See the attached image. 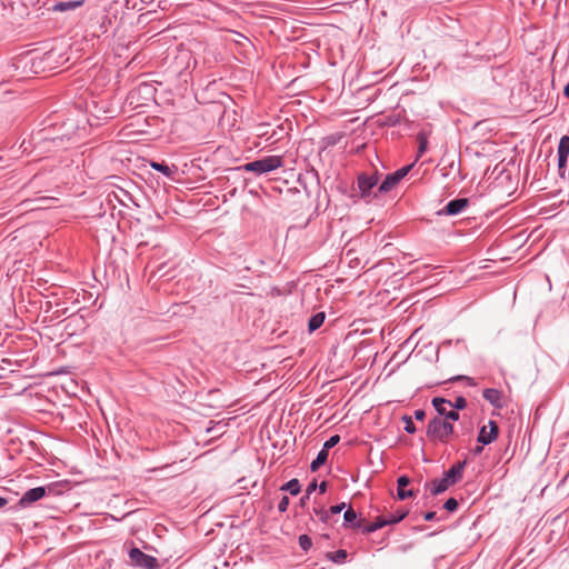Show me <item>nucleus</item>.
I'll use <instances>...</instances> for the list:
<instances>
[{"mask_svg":"<svg viewBox=\"0 0 569 569\" xmlns=\"http://www.w3.org/2000/svg\"><path fill=\"white\" fill-rule=\"evenodd\" d=\"M46 496V488L44 487H37L32 488L24 492V495L21 497L19 505L21 507L30 506L31 503L40 500Z\"/></svg>","mask_w":569,"mask_h":569,"instance_id":"0eeeda50","label":"nucleus"},{"mask_svg":"<svg viewBox=\"0 0 569 569\" xmlns=\"http://www.w3.org/2000/svg\"><path fill=\"white\" fill-rule=\"evenodd\" d=\"M481 450H482V447H477V448L475 449V452L478 455V453H480V452H481Z\"/></svg>","mask_w":569,"mask_h":569,"instance_id":"79ce46f5","label":"nucleus"},{"mask_svg":"<svg viewBox=\"0 0 569 569\" xmlns=\"http://www.w3.org/2000/svg\"><path fill=\"white\" fill-rule=\"evenodd\" d=\"M318 488H319V491H320L321 493H325V492L327 491V482H326V481H322V482L318 486Z\"/></svg>","mask_w":569,"mask_h":569,"instance_id":"4c0bfd02","label":"nucleus"},{"mask_svg":"<svg viewBox=\"0 0 569 569\" xmlns=\"http://www.w3.org/2000/svg\"><path fill=\"white\" fill-rule=\"evenodd\" d=\"M436 517V512L435 511H429V512H426L423 518L426 521H431L433 520Z\"/></svg>","mask_w":569,"mask_h":569,"instance_id":"e433bc0d","label":"nucleus"},{"mask_svg":"<svg viewBox=\"0 0 569 569\" xmlns=\"http://www.w3.org/2000/svg\"><path fill=\"white\" fill-rule=\"evenodd\" d=\"M6 503H7V500L4 498L0 497V508L6 506Z\"/></svg>","mask_w":569,"mask_h":569,"instance_id":"a19ab883","label":"nucleus"},{"mask_svg":"<svg viewBox=\"0 0 569 569\" xmlns=\"http://www.w3.org/2000/svg\"><path fill=\"white\" fill-rule=\"evenodd\" d=\"M388 525L386 517H379L373 522L367 525L363 529V532L370 533L373 532L383 526Z\"/></svg>","mask_w":569,"mask_h":569,"instance_id":"4468645a","label":"nucleus"},{"mask_svg":"<svg viewBox=\"0 0 569 569\" xmlns=\"http://www.w3.org/2000/svg\"><path fill=\"white\" fill-rule=\"evenodd\" d=\"M452 483L446 478L435 479L432 480L428 487L430 489L431 495L437 496L443 491H446Z\"/></svg>","mask_w":569,"mask_h":569,"instance_id":"9b49d317","label":"nucleus"},{"mask_svg":"<svg viewBox=\"0 0 569 569\" xmlns=\"http://www.w3.org/2000/svg\"><path fill=\"white\" fill-rule=\"evenodd\" d=\"M397 496L400 500H405L407 498H410V497H413L415 493L412 490H406L405 488L403 489H398L397 490Z\"/></svg>","mask_w":569,"mask_h":569,"instance_id":"a878e982","label":"nucleus"},{"mask_svg":"<svg viewBox=\"0 0 569 569\" xmlns=\"http://www.w3.org/2000/svg\"><path fill=\"white\" fill-rule=\"evenodd\" d=\"M327 458H328V452L323 449H321L317 456V458L311 462L310 465V469L312 471H316L318 470V468L320 466H322L326 461H327Z\"/></svg>","mask_w":569,"mask_h":569,"instance_id":"f3484780","label":"nucleus"},{"mask_svg":"<svg viewBox=\"0 0 569 569\" xmlns=\"http://www.w3.org/2000/svg\"><path fill=\"white\" fill-rule=\"evenodd\" d=\"M453 430V426L449 421L441 417H435L428 423L427 436L432 441L447 443L452 437Z\"/></svg>","mask_w":569,"mask_h":569,"instance_id":"f257e3e1","label":"nucleus"},{"mask_svg":"<svg viewBox=\"0 0 569 569\" xmlns=\"http://www.w3.org/2000/svg\"><path fill=\"white\" fill-rule=\"evenodd\" d=\"M458 508V501L455 498H450L445 502V509L448 511H455Z\"/></svg>","mask_w":569,"mask_h":569,"instance_id":"bb28decb","label":"nucleus"},{"mask_svg":"<svg viewBox=\"0 0 569 569\" xmlns=\"http://www.w3.org/2000/svg\"><path fill=\"white\" fill-rule=\"evenodd\" d=\"M343 519L346 522L348 523H351L353 522L356 519H357V513L356 511L352 509V508H349L345 515H343Z\"/></svg>","mask_w":569,"mask_h":569,"instance_id":"393cba45","label":"nucleus"},{"mask_svg":"<svg viewBox=\"0 0 569 569\" xmlns=\"http://www.w3.org/2000/svg\"><path fill=\"white\" fill-rule=\"evenodd\" d=\"M468 206V199L459 198L450 201L441 212H445L449 216H455L460 213Z\"/></svg>","mask_w":569,"mask_h":569,"instance_id":"9d476101","label":"nucleus"},{"mask_svg":"<svg viewBox=\"0 0 569 569\" xmlns=\"http://www.w3.org/2000/svg\"><path fill=\"white\" fill-rule=\"evenodd\" d=\"M308 498H309V497H307V495H306V496H303V497L301 498V500H300V501H301V505H305L306 499H308Z\"/></svg>","mask_w":569,"mask_h":569,"instance_id":"37998d69","label":"nucleus"},{"mask_svg":"<svg viewBox=\"0 0 569 569\" xmlns=\"http://www.w3.org/2000/svg\"><path fill=\"white\" fill-rule=\"evenodd\" d=\"M340 441V437L338 435H335L332 437H330L323 445V450H326L327 452L329 451V449L333 448L338 442Z\"/></svg>","mask_w":569,"mask_h":569,"instance_id":"412c9836","label":"nucleus"},{"mask_svg":"<svg viewBox=\"0 0 569 569\" xmlns=\"http://www.w3.org/2000/svg\"><path fill=\"white\" fill-rule=\"evenodd\" d=\"M317 487L318 485L316 481L311 482L307 488V497H309L311 492L317 489Z\"/></svg>","mask_w":569,"mask_h":569,"instance_id":"f704fd0d","label":"nucleus"},{"mask_svg":"<svg viewBox=\"0 0 569 569\" xmlns=\"http://www.w3.org/2000/svg\"><path fill=\"white\" fill-rule=\"evenodd\" d=\"M466 462H460L455 466H452L445 475V477L455 485L457 481H459L462 477V470L465 468Z\"/></svg>","mask_w":569,"mask_h":569,"instance_id":"f8f14e48","label":"nucleus"},{"mask_svg":"<svg viewBox=\"0 0 569 569\" xmlns=\"http://www.w3.org/2000/svg\"><path fill=\"white\" fill-rule=\"evenodd\" d=\"M413 167V164H409V166H406L399 170H397L396 172L391 173V174H388L386 177V179L382 181V183L380 184L378 191L380 193H386V192H389L390 190H392L401 179H403L408 173L409 171L411 170V168Z\"/></svg>","mask_w":569,"mask_h":569,"instance_id":"20e7f679","label":"nucleus"},{"mask_svg":"<svg viewBox=\"0 0 569 569\" xmlns=\"http://www.w3.org/2000/svg\"><path fill=\"white\" fill-rule=\"evenodd\" d=\"M458 379H465V380H467V381H468V383H469L470 386H475V385H476V383H475V381H473V379H472V378H469V377H459Z\"/></svg>","mask_w":569,"mask_h":569,"instance_id":"58836bf2","label":"nucleus"},{"mask_svg":"<svg viewBox=\"0 0 569 569\" xmlns=\"http://www.w3.org/2000/svg\"><path fill=\"white\" fill-rule=\"evenodd\" d=\"M419 149H418V157H421L425 151L427 150L428 140L423 134H419Z\"/></svg>","mask_w":569,"mask_h":569,"instance_id":"4be33fe9","label":"nucleus"},{"mask_svg":"<svg viewBox=\"0 0 569 569\" xmlns=\"http://www.w3.org/2000/svg\"><path fill=\"white\" fill-rule=\"evenodd\" d=\"M482 396L496 408H502L505 406V396L497 389H485Z\"/></svg>","mask_w":569,"mask_h":569,"instance_id":"1a4fd4ad","label":"nucleus"},{"mask_svg":"<svg viewBox=\"0 0 569 569\" xmlns=\"http://www.w3.org/2000/svg\"><path fill=\"white\" fill-rule=\"evenodd\" d=\"M569 154V136H563L558 146V156Z\"/></svg>","mask_w":569,"mask_h":569,"instance_id":"6ab92c4d","label":"nucleus"},{"mask_svg":"<svg viewBox=\"0 0 569 569\" xmlns=\"http://www.w3.org/2000/svg\"><path fill=\"white\" fill-rule=\"evenodd\" d=\"M325 312H318L316 313L315 316H312L309 320V331L312 332L315 330H317L318 328H320L325 321Z\"/></svg>","mask_w":569,"mask_h":569,"instance_id":"ddd939ff","label":"nucleus"},{"mask_svg":"<svg viewBox=\"0 0 569 569\" xmlns=\"http://www.w3.org/2000/svg\"><path fill=\"white\" fill-rule=\"evenodd\" d=\"M563 94L569 98V82L565 86Z\"/></svg>","mask_w":569,"mask_h":569,"instance_id":"ea45409f","label":"nucleus"},{"mask_svg":"<svg viewBox=\"0 0 569 569\" xmlns=\"http://www.w3.org/2000/svg\"><path fill=\"white\" fill-rule=\"evenodd\" d=\"M408 515V510L398 509L395 513L386 517L388 525L397 523L401 521Z\"/></svg>","mask_w":569,"mask_h":569,"instance_id":"a211bd4d","label":"nucleus"},{"mask_svg":"<svg viewBox=\"0 0 569 569\" xmlns=\"http://www.w3.org/2000/svg\"><path fill=\"white\" fill-rule=\"evenodd\" d=\"M405 421H406L405 430L408 433L416 432V427H415V423H413L412 419L410 417H405Z\"/></svg>","mask_w":569,"mask_h":569,"instance_id":"cd10ccee","label":"nucleus"},{"mask_svg":"<svg viewBox=\"0 0 569 569\" xmlns=\"http://www.w3.org/2000/svg\"><path fill=\"white\" fill-rule=\"evenodd\" d=\"M299 543L303 550H308L312 545L311 539L307 535L299 537Z\"/></svg>","mask_w":569,"mask_h":569,"instance_id":"b1692460","label":"nucleus"},{"mask_svg":"<svg viewBox=\"0 0 569 569\" xmlns=\"http://www.w3.org/2000/svg\"><path fill=\"white\" fill-rule=\"evenodd\" d=\"M432 406L435 407L436 411L441 416L442 419L446 421H457L459 419V413L452 408V402L445 399V398H433L432 399Z\"/></svg>","mask_w":569,"mask_h":569,"instance_id":"7ed1b4c3","label":"nucleus"},{"mask_svg":"<svg viewBox=\"0 0 569 569\" xmlns=\"http://www.w3.org/2000/svg\"><path fill=\"white\" fill-rule=\"evenodd\" d=\"M264 134H266L264 129H261V130L259 131V136H264Z\"/></svg>","mask_w":569,"mask_h":569,"instance_id":"a18cd8bd","label":"nucleus"},{"mask_svg":"<svg viewBox=\"0 0 569 569\" xmlns=\"http://www.w3.org/2000/svg\"><path fill=\"white\" fill-rule=\"evenodd\" d=\"M398 489H403L410 483V479L407 476H401L397 480Z\"/></svg>","mask_w":569,"mask_h":569,"instance_id":"7c9ffc66","label":"nucleus"},{"mask_svg":"<svg viewBox=\"0 0 569 569\" xmlns=\"http://www.w3.org/2000/svg\"><path fill=\"white\" fill-rule=\"evenodd\" d=\"M81 4H82L81 1H63V2L57 3L53 7V10L54 11L72 10V9H76V8L80 7Z\"/></svg>","mask_w":569,"mask_h":569,"instance_id":"2eb2a0df","label":"nucleus"},{"mask_svg":"<svg viewBox=\"0 0 569 569\" xmlns=\"http://www.w3.org/2000/svg\"><path fill=\"white\" fill-rule=\"evenodd\" d=\"M498 425L496 421L490 420L487 426L480 429L478 441L488 445L496 440L498 436Z\"/></svg>","mask_w":569,"mask_h":569,"instance_id":"423d86ee","label":"nucleus"},{"mask_svg":"<svg viewBox=\"0 0 569 569\" xmlns=\"http://www.w3.org/2000/svg\"><path fill=\"white\" fill-rule=\"evenodd\" d=\"M289 507V498L287 496H283L278 505V510L280 512H284Z\"/></svg>","mask_w":569,"mask_h":569,"instance_id":"c756f323","label":"nucleus"},{"mask_svg":"<svg viewBox=\"0 0 569 569\" xmlns=\"http://www.w3.org/2000/svg\"><path fill=\"white\" fill-rule=\"evenodd\" d=\"M568 156H558V164L559 168H562L566 166Z\"/></svg>","mask_w":569,"mask_h":569,"instance_id":"c9c22d12","label":"nucleus"},{"mask_svg":"<svg viewBox=\"0 0 569 569\" xmlns=\"http://www.w3.org/2000/svg\"><path fill=\"white\" fill-rule=\"evenodd\" d=\"M151 167L158 171L163 172L166 176L171 173V169L164 163L152 162Z\"/></svg>","mask_w":569,"mask_h":569,"instance_id":"5701e85b","label":"nucleus"},{"mask_svg":"<svg viewBox=\"0 0 569 569\" xmlns=\"http://www.w3.org/2000/svg\"><path fill=\"white\" fill-rule=\"evenodd\" d=\"M283 491H289L292 496H297L300 492V483L298 479H291L287 483H284L281 488Z\"/></svg>","mask_w":569,"mask_h":569,"instance_id":"dca6fc26","label":"nucleus"},{"mask_svg":"<svg viewBox=\"0 0 569 569\" xmlns=\"http://www.w3.org/2000/svg\"><path fill=\"white\" fill-rule=\"evenodd\" d=\"M283 164V158L281 156H268L259 160L248 162L241 167L243 171L254 172L258 174L273 171Z\"/></svg>","mask_w":569,"mask_h":569,"instance_id":"f03ea898","label":"nucleus"},{"mask_svg":"<svg viewBox=\"0 0 569 569\" xmlns=\"http://www.w3.org/2000/svg\"><path fill=\"white\" fill-rule=\"evenodd\" d=\"M345 507H346V503H345V502H342V503H340V505H337V506H332V507L330 508L329 512H331V513H333V515L339 513V512H341V511L343 510V508H345Z\"/></svg>","mask_w":569,"mask_h":569,"instance_id":"473e14b6","label":"nucleus"},{"mask_svg":"<svg viewBox=\"0 0 569 569\" xmlns=\"http://www.w3.org/2000/svg\"><path fill=\"white\" fill-rule=\"evenodd\" d=\"M467 407V400L463 397L456 398L455 403H452V408L455 409H465Z\"/></svg>","mask_w":569,"mask_h":569,"instance_id":"c85d7f7f","label":"nucleus"},{"mask_svg":"<svg viewBox=\"0 0 569 569\" xmlns=\"http://www.w3.org/2000/svg\"><path fill=\"white\" fill-rule=\"evenodd\" d=\"M129 558L132 565L146 569H154L158 567V561L154 557L143 553L138 548H132L129 551Z\"/></svg>","mask_w":569,"mask_h":569,"instance_id":"39448f33","label":"nucleus"},{"mask_svg":"<svg viewBox=\"0 0 569 569\" xmlns=\"http://www.w3.org/2000/svg\"><path fill=\"white\" fill-rule=\"evenodd\" d=\"M315 512L322 521L328 520L329 511L325 510L323 508L315 509Z\"/></svg>","mask_w":569,"mask_h":569,"instance_id":"2f4dec72","label":"nucleus"},{"mask_svg":"<svg viewBox=\"0 0 569 569\" xmlns=\"http://www.w3.org/2000/svg\"><path fill=\"white\" fill-rule=\"evenodd\" d=\"M425 417H426V412L423 410L419 409V410L415 411V418L417 420H423Z\"/></svg>","mask_w":569,"mask_h":569,"instance_id":"72a5a7b5","label":"nucleus"},{"mask_svg":"<svg viewBox=\"0 0 569 569\" xmlns=\"http://www.w3.org/2000/svg\"><path fill=\"white\" fill-rule=\"evenodd\" d=\"M264 134H266L264 129H261V130L259 131V136H264Z\"/></svg>","mask_w":569,"mask_h":569,"instance_id":"c03bdc74","label":"nucleus"},{"mask_svg":"<svg viewBox=\"0 0 569 569\" xmlns=\"http://www.w3.org/2000/svg\"><path fill=\"white\" fill-rule=\"evenodd\" d=\"M329 558L337 563H342L347 558V551L342 549L338 550L336 552L329 553Z\"/></svg>","mask_w":569,"mask_h":569,"instance_id":"aec40b11","label":"nucleus"},{"mask_svg":"<svg viewBox=\"0 0 569 569\" xmlns=\"http://www.w3.org/2000/svg\"><path fill=\"white\" fill-rule=\"evenodd\" d=\"M378 183V177L361 174L358 178V188L360 190L361 197L367 198L370 194L371 189Z\"/></svg>","mask_w":569,"mask_h":569,"instance_id":"6e6552de","label":"nucleus"}]
</instances>
